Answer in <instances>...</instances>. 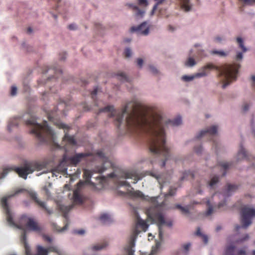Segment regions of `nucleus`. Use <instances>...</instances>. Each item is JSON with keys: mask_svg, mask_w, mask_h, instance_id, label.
<instances>
[{"mask_svg": "<svg viewBox=\"0 0 255 255\" xmlns=\"http://www.w3.org/2000/svg\"><path fill=\"white\" fill-rule=\"evenodd\" d=\"M118 194L120 196H125L126 195V193L122 191L118 190Z\"/></svg>", "mask_w": 255, "mask_h": 255, "instance_id": "59", "label": "nucleus"}, {"mask_svg": "<svg viewBox=\"0 0 255 255\" xmlns=\"http://www.w3.org/2000/svg\"><path fill=\"white\" fill-rule=\"evenodd\" d=\"M251 78L253 81L252 86L255 89V76H252Z\"/></svg>", "mask_w": 255, "mask_h": 255, "instance_id": "58", "label": "nucleus"}, {"mask_svg": "<svg viewBox=\"0 0 255 255\" xmlns=\"http://www.w3.org/2000/svg\"><path fill=\"white\" fill-rule=\"evenodd\" d=\"M57 126L59 128H63V129L67 128V126L63 124H61V123L58 124H57Z\"/></svg>", "mask_w": 255, "mask_h": 255, "instance_id": "55", "label": "nucleus"}, {"mask_svg": "<svg viewBox=\"0 0 255 255\" xmlns=\"http://www.w3.org/2000/svg\"><path fill=\"white\" fill-rule=\"evenodd\" d=\"M196 64L195 60L191 57H189L185 63V65L188 67H192Z\"/></svg>", "mask_w": 255, "mask_h": 255, "instance_id": "32", "label": "nucleus"}, {"mask_svg": "<svg viewBox=\"0 0 255 255\" xmlns=\"http://www.w3.org/2000/svg\"><path fill=\"white\" fill-rule=\"evenodd\" d=\"M220 166L224 170V172L223 173V176H225L226 174V170L228 169L231 165V163L225 162L222 163L220 164Z\"/></svg>", "mask_w": 255, "mask_h": 255, "instance_id": "30", "label": "nucleus"}, {"mask_svg": "<svg viewBox=\"0 0 255 255\" xmlns=\"http://www.w3.org/2000/svg\"><path fill=\"white\" fill-rule=\"evenodd\" d=\"M26 235L24 233L22 235V241L24 243L25 252L26 255H47L48 251L47 249H44L41 246H38L37 247V254H32L31 252L30 249L28 245L26 243Z\"/></svg>", "mask_w": 255, "mask_h": 255, "instance_id": "11", "label": "nucleus"}, {"mask_svg": "<svg viewBox=\"0 0 255 255\" xmlns=\"http://www.w3.org/2000/svg\"><path fill=\"white\" fill-rule=\"evenodd\" d=\"M92 176V172L88 169L84 170L83 178L85 181H80L77 183L78 188H81L84 184H89L93 186H95V184L92 182L90 179Z\"/></svg>", "mask_w": 255, "mask_h": 255, "instance_id": "13", "label": "nucleus"}, {"mask_svg": "<svg viewBox=\"0 0 255 255\" xmlns=\"http://www.w3.org/2000/svg\"><path fill=\"white\" fill-rule=\"evenodd\" d=\"M219 177L215 176L211 178V180L208 183V185L211 188H213L214 186L219 182Z\"/></svg>", "mask_w": 255, "mask_h": 255, "instance_id": "27", "label": "nucleus"}, {"mask_svg": "<svg viewBox=\"0 0 255 255\" xmlns=\"http://www.w3.org/2000/svg\"><path fill=\"white\" fill-rule=\"evenodd\" d=\"M62 142L66 144L75 145L76 141L73 136H70L67 133H65L63 138Z\"/></svg>", "mask_w": 255, "mask_h": 255, "instance_id": "21", "label": "nucleus"}, {"mask_svg": "<svg viewBox=\"0 0 255 255\" xmlns=\"http://www.w3.org/2000/svg\"><path fill=\"white\" fill-rule=\"evenodd\" d=\"M221 40H222V39L220 37H216L215 38V40L216 41L220 42V41H221Z\"/></svg>", "mask_w": 255, "mask_h": 255, "instance_id": "62", "label": "nucleus"}, {"mask_svg": "<svg viewBox=\"0 0 255 255\" xmlns=\"http://www.w3.org/2000/svg\"><path fill=\"white\" fill-rule=\"evenodd\" d=\"M238 159H247L248 160H251V159H254V157L252 156H249L245 149L243 148L242 145H241L240 149L238 153Z\"/></svg>", "mask_w": 255, "mask_h": 255, "instance_id": "20", "label": "nucleus"}, {"mask_svg": "<svg viewBox=\"0 0 255 255\" xmlns=\"http://www.w3.org/2000/svg\"><path fill=\"white\" fill-rule=\"evenodd\" d=\"M206 204L208 206V209L207 211L206 212V216H209L210 215L213 211V209L212 206L211 205L210 201H208L206 203Z\"/></svg>", "mask_w": 255, "mask_h": 255, "instance_id": "34", "label": "nucleus"}, {"mask_svg": "<svg viewBox=\"0 0 255 255\" xmlns=\"http://www.w3.org/2000/svg\"><path fill=\"white\" fill-rule=\"evenodd\" d=\"M43 238L45 241L48 242L49 243L51 242L52 240V238L46 235H44L43 236Z\"/></svg>", "mask_w": 255, "mask_h": 255, "instance_id": "47", "label": "nucleus"}, {"mask_svg": "<svg viewBox=\"0 0 255 255\" xmlns=\"http://www.w3.org/2000/svg\"><path fill=\"white\" fill-rule=\"evenodd\" d=\"M143 63V61L141 58H138L137 59V64L139 67H141Z\"/></svg>", "mask_w": 255, "mask_h": 255, "instance_id": "51", "label": "nucleus"}, {"mask_svg": "<svg viewBox=\"0 0 255 255\" xmlns=\"http://www.w3.org/2000/svg\"><path fill=\"white\" fill-rule=\"evenodd\" d=\"M211 53L214 54H218L220 56H226L228 55L227 53H226L223 51L213 50Z\"/></svg>", "mask_w": 255, "mask_h": 255, "instance_id": "38", "label": "nucleus"}, {"mask_svg": "<svg viewBox=\"0 0 255 255\" xmlns=\"http://www.w3.org/2000/svg\"><path fill=\"white\" fill-rule=\"evenodd\" d=\"M17 125H18V124L16 120H14L13 121H10V122H9V123L8 124V127H7V129L9 131H10L11 130V128L13 126H17Z\"/></svg>", "mask_w": 255, "mask_h": 255, "instance_id": "39", "label": "nucleus"}, {"mask_svg": "<svg viewBox=\"0 0 255 255\" xmlns=\"http://www.w3.org/2000/svg\"><path fill=\"white\" fill-rule=\"evenodd\" d=\"M74 233L79 235H83L85 233V231L83 230H75Z\"/></svg>", "mask_w": 255, "mask_h": 255, "instance_id": "53", "label": "nucleus"}, {"mask_svg": "<svg viewBox=\"0 0 255 255\" xmlns=\"http://www.w3.org/2000/svg\"><path fill=\"white\" fill-rule=\"evenodd\" d=\"M249 105L248 103L244 104L243 107V110L244 112H246L248 110L249 108Z\"/></svg>", "mask_w": 255, "mask_h": 255, "instance_id": "54", "label": "nucleus"}, {"mask_svg": "<svg viewBox=\"0 0 255 255\" xmlns=\"http://www.w3.org/2000/svg\"><path fill=\"white\" fill-rule=\"evenodd\" d=\"M107 246V244L106 243H103L102 244H98L92 247V250L93 251H99L101 250L104 248H105Z\"/></svg>", "mask_w": 255, "mask_h": 255, "instance_id": "31", "label": "nucleus"}, {"mask_svg": "<svg viewBox=\"0 0 255 255\" xmlns=\"http://www.w3.org/2000/svg\"><path fill=\"white\" fill-rule=\"evenodd\" d=\"M120 186H126L128 187H130V184L127 181H120L119 183Z\"/></svg>", "mask_w": 255, "mask_h": 255, "instance_id": "50", "label": "nucleus"}, {"mask_svg": "<svg viewBox=\"0 0 255 255\" xmlns=\"http://www.w3.org/2000/svg\"><path fill=\"white\" fill-rule=\"evenodd\" d=\"M109 112L110 118L116 117L117 126L119 128L124 115L127 114L126 125L130 130H140L148 136L147 143L149 151L156 156L162 155L164 159L161 163L164 167L170 156L169 149L166 145L164 129L168 126H177L181 124L180 116L173 120H166L160 114L153 113L147 114L138 102H128L121 112L116 111L114 106H107L99 110V112Z\"/></svg>", "mask_w": 255, "mask_h": 255, "instance_id": "1", "label": "nucleus"}, {"mask_svg": "<svg viewBox=\"0 0 255 255\" xmlns=\"http://www.w3.org/2000/svg\"><path fill=\"white\" fill-rule=\"evenodd\" d=\"M244 3L248 5L255 4V0H242Z\"/></svg>", "mask_w": 255, "mask_h": 255, "instance_id": "43", "label": "nucleus"}, {"mask_svg": "<svg viewBox=\"0 0 255 255\" xmlns=\"http://www.w3.org/2000/svg\"><path fill=\"white\" fill-rule=\"evenodd\" d=\"M176 188L170 187L168 192L165 195V197H167L168 196H174L176 194Z\"/></svg>", "mask_w": 255, "mask_h": 255, "instance_id": "36", "label": "nucleus"}, {"mask_svg": "<svg viewBox=\"0 0 255 255\" xmlns=\"http://www.w3.org/2000/svg\"><path fill=\"white\" fill-rule=\"evenodd\" d=\"M181 7L186 11H188L191 9V6L189 4V0H180Z\"/></svg>", "mask_w": 255, "mask_h": 255, "instance_id": "25", "label": "nucleus"}, {"mask_svg": "<svg viewBox=\"0 0 255 255\" xmlns=\"http://www.w3.org/2000/svg\"><path fill=\"white\" fill-rule=\"evenodd\" d=\"M237 41L239 45V47L242 49L243 51L244 52L247 51V49L244 45L243 39L240 37H238L237 38Z\"/></svg>", "mask_w": 255, "mask_h": 255, "instance_id": "33", "label": "nucleus"}, {"mask_svg": "<svg viewBox=\"0 0 255 255\" xmlns=\"http://www.w3.org/2000/svg\"><path fill=\"white\" fill-rule=\"evenodd\" d=\"M117 78L122 81H128V79L126 75L122 72L118 73L116 74Z\"/></svg>", "mask_w": 255, "mask_h": 255, "instance_id": "28", "label": "nucleus"}, {"mask_svg": "<svg viewBox=\"0 0 255 255\" xmlns=\"http://www.w3.org/2000/svg\"><path fill=\"white\" fill-rule=\"evenodd\" d=\"M186 175H190L191 178H194V174L191 171H188L187 172H185L183 176L181 178V180H183L184 178H186Z\"/></svg>", "mask_w": 255, "mask_h": 255, "instance_id": "44", "label": "nucleus"}, {"mask_svg": "<svg viewBox=\"0 0 255 255\" xmlns=\"http://www.w3.org/2000/svg\"><path fill=\"white\" fill-rule=\"evenodd\" d=\"M131 195L134 197L140 198H143V193L139 191H133L131 193Z\"/></svg>", "mask_w": 255, "mask_h": 255, "instance_id": "35", "label": "nucleus"}, {"mask_svg": "<svg viewBox=\"0 0 255 255\" xmlns=\"http://www.w3.org/2000/svg\"><path fill=\"white\" fill-rule=\"evenodd\" d=\"M128 5L134 11L136 16L141 17L143 16L144 13V10L140 9L137 6L132 4H128Z\"/></svg>", "mask_w": 255, "mask_h": 255, "instance_id": "23", "label": "nucleus"}, {"mask_svg": "<svg viewBox=\"0 0 255 255\" xmlns=\"http://www.w3.org/2000/svg\"><path fill=\"white\" fill-rule=\"evenodd\" d=\"M44 166L43 163L33 161L26 163L22 167H6L3 169L1 178L4 177L9 171H15L19 177L26 179L28 174L32 173L34 171H40L43 169Z\"/></svg>", "mask_w": 255, "mask_h": 255, "instance_id": "4", "label": "nucleus"}, {"mask_svg": "<svg viewBox=\"0 0 255 255\" xmlns=\"http://www.w3.org/2000/svg\"><path fill=\"white\" fill-rule=\"evenodd\" d=\"M138 227H140L143 231L145 232L148 228V225L145 221L137 217L136 228L134 229L130 237L128 245L124 249L127 255H133L134 250H133V248H134L135 246V241L137 235L140 233V231L137 230V228Z\"/></svg>", "mask_w": 255, "mask_h": 255, "instance_id": "5", "label": "nucleus"}, {"mask_svg": "<svg viewBox=\"0 0 255 255\" xmlns=\"http://www.w3.org/2000/svg\"><path fill=\"white\" fill-rule=\"evenodd\" d=\"M26 124L32 127L30 133L34 134L40 142L53 144L57 148L61 147V146L55 142V133L48 126L47 121H44L41 125L37 123L35 119H31L26 121Z\"/></svg>", "mask_w": 255, "mask_h": 255, "instance_id": "3", "label": "nucleus"}, {"mask_svg": "<svg viewBox=\"0 0 255 255\" xmlns=\"http://www.w3.org/2000/svg\"><path fill=\"white\" fill-rule=\"evenodd\" d=\"M130 30L132 32L136 31L138 34L144 35H147L149 33V28L147 26V23L146 22L142 23L137 27H132Z\"/></svg>", "mask_w": 255, "mask_h": 255, "instance_id": "15", "label": "nucleus"}, {"mask_svg": "<svg viewBox=\"0 0 255 255\" xmlns=\"http://www.w3.org/2000/svg\"><path fill=\"white\" fill-rule=\"evenodd\" d=\"M225 255H246V253L245 250H241L236 254L235 246L231 245L227 247Z\"/></svg>", "mask_w": 255, "mask_h": 255, "instance_id": "18", "label": "nucleus"}, {"mask_svg": "<svg viewBox=\"0 0 255 255\" xmlns=\"http://www.w3.org/2000/svg\"><path fill=\"white\" fill-rule=\"evenodd\" d=\"M174 208L180 210L182 213L184 214H187L189 213L188 206L182 207L179 204H176L175 205Z\"/></svg>", "mask_w": 255, "mask_h": 255, "instance_id": "26", "label": "nucleus"}, {"mask_svg": "<svg viewBox=\"0 0 255 255\" xmlns=\"http://www.w3.org/2000/svg\"><path fill=\"white\" fill-rule=\"evenodd\" d=\"M123 177L125 179H131L134 180L133 183H136L140 178L135 171H127L123 173Z\"/></svg>", "mask_w": 255, "mask_h": 255, "instance_id": "19", "label": "nucleus"}, {"mask_svg": "<svg viewBox=\"0 0 255 255\" xmlns=\"http://www.w3.org/2000/svg\"><path fill=\"white\" fill-rule=\"evenodd\" d=\"M97 155L102 159L103 164L102 166L101 167H97L94 170V171L95 172L97 173H102L107 168L110 167L112 166V163L109 160L107 157H106L103 151H99L96 153Z\"/></svg>", "mask_w": 255, "mask_h": 255, "instance_id": "10", "label": "nucleus"}, {"mask_svg": "<svg viewBox=\"0 0 255 255\" xmlns=\"http://www.w3.org/2000/svg\"><path fill=\"white\" fill-rule=\"evenodd\" d=\"M217 132V127L213 126L205 130L201 131L199 134L196 136V138L198 139L201 137H205L211 140H213V138L216 135Z\"/></svg>", "mask_w": 255, "mask_h": 255, "instance_id": "12", "label": "nucleus"}, {"mask_svg": "<svg viewBox=\"0 0 255 255\" xmlns=\"http://www.w3.org/2000/svg\"><path fill=\"white\" fill-rule=\"evenodd\" d=\"M67 160V157L66 153H65L63 154L62 161L60 163V164L52 170V173L55 174L56 172L58 173H65L67 171V168L65 166H64V162Z\"/></svg>", "mask_w": 255, "mask_h": 255, "instance_id": "17", "label": "nucleus"}, {"mask_svg": "<svg viewBox=\"0 0 255 255\" xmlns=\"http://www.w3.org/2000/svg\"><path fill=\"white\" fill-rule=\"evenodd\" d=\"M100 221L105 224H108L113 221L111 216L108 214H103L100 217Z\"/></svg>", "mask_w": 255, "mask_h": 255, "instance_id": "24", "label": "nucleus"}, {"mask_svg": "<svg viewBox=\"0 0 255 255\" xmlns=\"http://www.w3.org/2000/svg\"><path fill=\"white\" fill-rule=\"evenodd\" d=\"M224 204H225V202H224V203H220L219 204V205H218L219 206V207H218L219 208H220V207L223 206Z\"/></svg>", "mask_w": 255, "mask_h": 255, "instance_id": "64", "label": "nucleus"}, {"mask_svg": "<svg viewBox=\"0 0 255 255\" xmlns=\"http://www.w3.org/2000/svg\"><path fill=\"white\" fill-rule=\"evenodd\" d=\"M21 223H24L26 228L29 230L34 232H40L41 228L38 223L33 218L22 216L21 218Z\"/></svg>", "mask_w": 255, "mask_h": 255, "instance_id": "9", "label": "nucleus"}, {"mask_svg": "<svg viewBox=\"0 0 255 255\" xmlns=\"http://www.w3.org/2000/svg\"><path fill=\"white\" fill-rule=\"evenodd\" d=\"M17 88L15 86H12L11 88L10 94L11 96H14L16 94Z\"/></svg>", "mask_w": 255, "mask_h": 255, "instance_id": "45", "label": "nucleus"}, {"mask_svg": "<svg viewBox=\"0 0 255 255\" xmlns=\"http://www.w3.org/2000/svg\"><path fill=\"white\" fill-rule=\"evenodd\" d=\"M138 4L140 5L147 6L148 2L147 0H138Z\"/></svg>", "mask_w": 255, "mask_h": 255, "instance_id": "46", "label": "nucleus"}, {"mask_svg": "<svg viewBox=\"0 0 255 255\" xmlns=\"http://www.w3.org/2000/svg\"><path fill=\"white\" fill-rule=\"evenodd\" d=\"M30 197L41 208L44 209L48 214L52 213V211L50 209H48L46 207L45 202L40 201L37 197V194L33 192H30L29 193Z\"/></svg>", "mask_w": 255, "mask_h": 255, "instance_id": "14", "label": "nucleus"}, {"mask_svg": "<svg viewBox=\"0 0 255 255\" xmlns=\"http://www.w3.org/2000/svg\"><path fill=\"white\" fill-rule=\"evenodd\" d=\"M240 65L238 64H226L221 67L213 65L212 64H208L203 67L201 72L195 74L194 76L184 75L182 77L185 81H190L194 79L195 77H201L206 76L208 74V70L215 69L219 71L218 76L222 78V88H225L232 81H235L237 75Z\"/></svg>", "mask_w": 255, "mask_h": 255, "instance_id": "2", "label": "nucleus"}, {"mask_svg": "<svg viewBox=\"0 0 255 255\" xmlns=\"http://www.w3.org/2000/svg\"><path fill=\"white\" fill-rule=\"evenodd\" d=\"M83 201L82 196L79 193L77 190L74 191L73 193V202L76 204H81Z\"/></svg>", "mask_w": 255, "mask_h": 255, "instance_id": "22", "label": "nucleus"}, {"mask_svg": "<svg viewBox=\"0 0 255 255\" xmlns=\"http://www.w3.org/2000/svg\"><path fill=\"white\" fill-rule=\"evenodd\" d=\"M90 155V154L88 153H77L74 156L70 157L69 160L72 164L76 165L82 160L84 159L85 157L89 156Z\"/></svg>", "mask_w": 255, "mask_h": 255, "instance_id": "16", "label": "nucleus"}, {"mask_svg": "<svg viewBox=\"0 0 255 255\" xmlns=\"http://www.w3.org/2000/svg\"><path fill=\"white\" fill-rule=\"evenodd\" d=\"M191 244L190 243L185 244L183 246V248L186 251H188L190 247Z\"/></svg>", "mask_w": 255, "mask_h": 255, "instance_id": "52", "label": "nucleus"}, {"mask_svg": "<svg viewBox=\"0 0 255 255\" xmlns=\"http://www.w3.org/2000/svg\"><path fill=\"white\" fill-rule=\"evenodd\" d=\"M156 1V4L153 6L151 14H153L154 11L157 9V5L161 4L164 0H155Z\"/></svg>", "mask_w": 255, "mask_h": 255, "instance_id": "40", "label": "nucleus"}, {"mask_svg": "<svg viewBox=\"0 0 255 255\" xmlns=\"http://www.w3.org/2000/svg\"><path fill=\"white\" fill-rule=\"evenodd\" d=\"M68 28L70 30H74L76 28V25L74 24H71L68 26Z\"/></svg>", "mask_w": 255, "mask_h": 255, "instance_id": "57", "label": "nucleus"}, {"mask_svg": "<svg viewBox=\"0 0 255 255\" xmlns=\"http://www.w3.org/2000/svg\"><path fill=\"white\" fill-rule=\"evenodd\" d=\"M149 70L153 74H156L157 73V69L152 66H149Z\"/></svg>", "mask_w": 255, "mask_h": 255, "instance_id": "48", "label": "nucleus"}, {"mask_svg": "<svg viewBox=\"0 0 255 255\" xmlns=\"http://www.w3.org/2000/svg\"><path fill=\"white\" fill-rule=\"evenodd\" d=\"M196 235L198 236H200L202 237V240L204 244H207L208 241V237L206 235H203L200 231V228H198L196 232Z\"/></svg>", "mask_w": 255, "mask_h": 255, "instance_id": "29", "label": "nucleus"}, {"mask_svg": "<svg viewBox=\"0 0 255 255\" xmlns=\"http://www.w3.org/2000/svg\"><path fill=\"white\" fill-rule=\"evenodd\" d=\"M194 150L197 153L200 154L202 151V147L201 146H199V147H195L194 148Z\"/></svg>", "mask_w": 255, "mask_h": 255, "instance_id": "49", "label": "nucleus"}, {"mask_svg": "<svg viewBox=\"0 0 255 255\" xmlns=\"http://www.w3.org/2000/svg\"><path fill=\"white\" fill-rule=\"evenodd\" d=\"M24 190H25L23 189H21L16 191L14 194L9 195L7 197H3L1 199V205L5 213L7 222L10 225H14V223L13 220L12 213L9 208V206L7 203L8 199L14 196L15 195H16L20 192L24 191Z\"/></svg>", "mask_w": 255, "mask_h": 255, "instance_id": "8", "label": "nucleus"}, {"mask_svg": "<svg viewBox=\"0 0 255 255\" xmlns=\"http://www.w3.org/2000/svg\"><path fill=\"white\" fill-rule=\"evenodd\" d=\"M147 215L148 218L153 222L157 223L158 226L159 238L160 240H162L163 233L161 226L165 224L168 227H171L172 226V222L171 221L166 222L163 215L155 208L148 209L147 211Z\"/></svg>", "mask_w": 255, "mask_h": 255, "instance_id": "6", "label": "nucleus"}, {"mask_svg": "<svg viewBox=\"0 0 255 255\" xmlns=\"http://www.w3.org/2000/svg\"><path fill=\"white\" fill-rule=\"evenodd\" d=\"M238 188L237 186L232 184H228L227 185V193L229 194L230 192L234 191Z\"/></svg>", "mask_w": 255, "mask_h": 255, "instance_id": "37", "label": "nucleus"}, {"mask_svg": "<svg viewBox=\"0 0 255 255\" xmlns=\"http://www.w3.org/2000/svg\"><path fill=\"white\" fill-rule=\"evenodd\" d=\"M243 58V54L241 52H238L236 56V58L238 60H241Z\"/></svg>", "mask_w": 255, "mask_h": 255, "instance_id": "56", "label": "nucleus"}, {"mask_svg": "<svg viewBox=\"0 0 255 255\" xmlns=\"http://www.w3.org/2000/svg\"><path fill=\"white\" fill-rule=\"evenodd\" d=\"M248 238H249V236H248V235H246V237H245L244 239H243L241 240V241H245V240H246L247 239H248Z\"/></svg>", "mask_w": 255, "mask_h": 255, "instance_id": "63", "label": "nucleus"}, {"mask_svg": "<svg viewBox=\"0 0 255 255\" xmlns=\"http://www.w3.org/2000/svg\"><path fill=\"white\" fill-rule=\"evenodd\" d=\"M98 90V89L97 87H96L94 89V90L92 92H91L92 98L94 100H95V97L97 94Z\"/></svg>", "mask_w": 255, "mask_h": 255, "instance_id": "42", "label": "nucleus"}, {"mask_svg": "<svg viewBox=\"0 0 255 255\" xmlns=\"http://www.w3.org/2000/svg\"><path fill=\"white\" fill-rule=\"evenodd\" d=\"M242 226L237 225L236 230L239 231L241 228H247L252 223V218L255 216V209L244 207L241 210Z\"/></svg>", "mask_w": 255, "mask_h": 255, "instance_id": "7", "label": "nucleus"}, {"mask_svg": "<svg viewBox=\"0 0 255 255\" xmlns=\"http://www.w3.org/2000/svg\"><path fill=\"white\" fill-rule=\"evenodd\" d=\"M68 225L66 224L64 227L61 228L60 230H58L59 232H63L67 229Z\"/></svg>", "mask_w": 255, "mask_h": 255, "instance_id": "60", "label": "nucleus"}, {"mask_svg": "<svg viewBox=\"0 0 255 255\" xmlns=\"http://www.w3.org/2000/svg\"><path fill=\"white\" fill-rule=\"evenodd\" d=\"M125 56L126 57H129L131 55V51L129 48H127L125 50Z\"/></svg>", "mask_w": 255, "mask_h": 255, "instance_id": "41", "label": "nucleus"}, {"mask_svg": "<svg viewBox=\"0 0 255 255\" xmlns=\"http://www.w3.org/2000/svg\"><path fill=\"white\" fill-rule=\"evenodd\" d=\"M66 58V54L65 53H64L63 54V56L62 57H60V59L61 60H64Z\"/></svg>", "mask_w": 255, "mask_h": 255, "instance_id": "61", "label": "nucleus"}]
</instances>
